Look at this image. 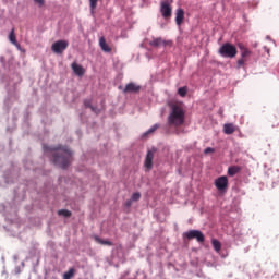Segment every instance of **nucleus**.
Masks as SVG:
<instances>
[{
    "label": "nucleus",
    "mask_w": 279,
    "mask_h": 279,
    "mask_svg": "<svg viewBox=\"0 0 279 279\" xmlns=\"http://www.w3.org/2000/svg\"><path fill=\"white\" fill-rule=\"evenodd\" d=\"M155 154H156V148H153V149L147 151L145 162H144V167L147 171H151V169H154V156H155Z\"/></svg>",
    "instance_id": "obj_8"
},
{
    "label": "nucleus",
    "mask_w": 279,
    "mask_h": 279,
    "mask_svg": "<svg viewBox=\"0 0 279 279\" xmlns=\"http://www.w3.org/2000/svg\"><path fill=\"white\" fill-rule=\"evenodd\" d=\"M158 128H160V124L153 125L146 133H144V136H149V134H154V132H156Z\"/></svg>",
    "instance_id": "obj_21"
},
{
    "label": "nucleus",
    "mask_w": 279,
    "mask_h": 279,
    "mask_svg": "<svg viewBox=\"0 0 279 279\" xmlns=\"http://www.w3.org/2000/svg\"><path fill=\"white\" fill-rule=\"evenodd\" d=\"M141 92V85H136V83H129L123 89L124 94L128 93H140Z\"/></svg>",
    "instance_id": "obj_10"
},
{
    "label": "nucleus",
    "mask_w": 279,
    "mask_h": 279,
    "mask_svg": "<svg viewBox=\"0 0 279 279\" xmlns=\"http://www.w3.org/2000/svg\"><path fill=\"white\" fill-rule=\"evenodd\" d=\"M211 245H213L215 252H221V242H219V240L213 239Z\"/></svg>",
    "instance_id": "obj_18"
},
{
    "label": "nucleus",
    "mask_w": 279,
    "mask_h": 279,
    "mask_svg": "<svg viewBox=\"0 0 279 279\" xmlns=\"http://www.w3.org/2000/svg\"><path fill=\"white\" fill-rule=\"evenodd\" d=\"M71 66H72V71L78 77H82L86 73V70H84L82 65L77 64V62H73Z\"/></svg>",
    "instance_id": "obj_12"
},
{
    "label": "nucleus",
    "mask_w": 279,
    "mask_h": 279,
    "mask_svg": "<svg viewBox=\"0 0 279 279\" xmlns=\"http://www.w3.org/2000/svg\"><path fill=\"white\" fill-rule=\"evenodd\" d=\"M160 12L161 16H163V19L167 21L172 16L173 9H171V4H169V2L162 1L160 3Z\"/></svg>",
    "instance_id": "obj_7"
},
{
    "label": "nucleus",
    "mask_w": 279,
    "mask_h": 279,
    "mask_svg": "<svg viewBox=\"0 0 279 279\" xmlns=\"http://www.w3.org/2000/svg\"><path fill=\"white\" fill-rule=\"evenodd\" d=\"M53 153V165L60 169H66L71 165L73 153L66 146L59 145L58 147L50 148Z\"/></svg>",
    "instance_id": "obj_1"
},
{
    "label": "nucleus",
    "mask_w": 279,
    "mask_h": 279,
    "mask_svg": "<svg viewBox=\"0 0 279 279\" xmlns=\"http://www.w3.org/2000/svg\"><path fill=\"white\" fill-rule=\"evenodd\" d=\"M68 48H69V41L66 40H58L51 46L53 53H57V54L64 53V51H66Z\"/></svg>",
    "instance_id": "obj_6"
},
{
    "label": "nucleus",
    "mask_w": 279,
    "mask_h": 279,
    "mask_svg": "<svg viewBox=\"0 0 279 279\" xmlns=\"http://www.w3.org/2000/svg\"><path fill=\"white\" fill-rule=\"evenodd\" d=\"M131 199L133 202H138V199H141V193H138V192L133 193Z\"/></svg>",
    "instance_id": "obj_24"
},
{
    "label": "nucleus",
    "mask_w": 279,
    "mask_h": 279,
    "mask_svg": "<svg viewBox=\"0 0 279 279\" xmlns=\"http://www.w3.org/2000/svg\"><path fill=\"white\" fill-rule=\"evenodd\" d=\"M186 93H189V89L186 87H180L178 89V95H180V97H186Z\"/></svg>",
    "instance_id": "obj_22"
},
{
    "label": "nucleus",
    "mask_w": 279,
    "mask_h": 279,
    "mask_svg": "<svg viewBox=\"0 0 279 279\" xmlns=\"http://www.w3.org/2000/svg\"><path fill=\"white\" fill-rule=\"evenodd\" d=\"M215 186L219 191H226L228 189V177H219L215 180Z\"/></svg>",
    "instance_id": "obj_9"
},
{
    "label": "nucleus",
    "mask_w": 279,
    "mask_h": 279,
    "mask_svg": "<svg viewBox=\"0 0 279 279\" xmlns=\"http://www.w3.org/2000/svg\"><path fill=\"white\" fill-rule=\"evenodd\" d=\"M213 151H215V148L207 147L204 153L205 154H213Z\"/></svg>",
    "instance_id": "obj_28"
},
{
    "label": "nucleus",
    "mask_w": 279,
    "mask_h": 279,
    "mask_svg": "<svg viewBox=\"0 0 279 279\" xmlns=\"http://www.w3.org/2000/svg\"><path fill=\"white\" fill-rule=\"evenodd\" d=\"M175 23L177 25H182L184 23V9L179 8L175 11Z\"/></svg>",
    "instance_id": "obj_13"
},
{
    "label": "nucleus",
    "mask_w": 279,
    "mask_h": 279,
    "mask_svg": "<svg viewBox=\"0 0 279 279\" xmlns=\"http://www.w3.org/2000/svg\"><path fill=\"white\" fill-rule=\"evenodd\" d=\"M9 40L12 45H16V34H14V28L11 29L9 34Z\"/></svg>",
    "instance_id": "obj_20"
},
{
    "label": "nucleus",
    "mask_w": 279,
    "mask_h": 279,
    "mask_svg": "<svg viewBox=\"0 0 279 279\" xmlns=\"http://www.w3.org/2000/svg\"><path fill=\"white\" fill-rule=\"evenodd\" d=\"M58 215L62 216V217H71V211L68 209H61L58 211Z\"/></svg>",
    "instance_id": "obj_23"
},
{
    "label": "nucleus",
    "mask_w": 279,
    "mask_h": 279,
    "mask_svg": "<svg viewBox=\"0 0 279 279\" xmlns=\"http://www.w3.org/2000/svg\"><path fill=\"white\" fill-rule=\"evenodd\" d=\"M34 2L37 3L39 8H43V5H45V0H34Z\"/></svg>",
    "instance_id": "obj_27"
},
{
    "label": "nucleus",
    "mask_w": 279,
    "mask_h": 279,
    "mask_svg": "<svg viewBox=\"0 0 279 279\" xmlns=\"http://www.w3.org/2000/svg\"><path fill=\"white\" fill-rule=\"evenodd\" d=\"M238 48L240 49L241 58L238 60V69L245 66V62L250 60L252 56V50L245 47L243 43H238Z\"/></svg>",
    "instance_id": "obj_4"
},
{
    "label": "nucleus",
    "mask_w": 279,
    "mask_h": 279,
    "mask_svg": "<svg viewBox=\"0 0 279 279\" xmlns=\"http://www.w3.org/2000/svg\"><path fill=\"white\" fill-rule=\"evenodd\" d=\"M75 276V268H70L69 271L63 274V279H71Z\"/></svg>",
    "instance_id": "obj_19"
},
{
    "label": "nucleus",
    "mask_w": 279,
    "mask_h": 279,
    "mask_svg": "<svg viewBox=\"0 0 279 279\" xmlns=\"http://www.w3.org/2000/svg\"><path fill=\"white\" fill-rule=\"evenodd\" d=\"M13 45L16 47V49H19V51H22L21 44H19V41H15V44H13Z\"/></svg>",
    "instance_id": "obj_30"
},
{
    "label": "nucleus",
    "mask_w": 279,
    "mask_h": 279,
    "mask_svg": "<svg viewBox=\"0 0 279 279\" xmlns=\"http://www.w3.org/2000/svg\"><path fill=\"white\" fill-rule=\"evenodd\" d=\"M99 47L105 51V53H110V51H112V48L106 43L105 37H100Z\"/></svg>",
    "instance_id": "obj_15"
},
{
    "label": "nucleus",
    "mask_w": 279,
    "mask_h": 279,
    "mask_svg": "<svg viewBox=\"0 0 279 279\" xmlns=\"http://www.w3.org/2000/svg\"><path fill=\"white\" fill-rule=\"evenodd\" d=\"M240 171H241V167L239 166L229 167L228 175H230L231 178H234V175H236V173H239Z\"/></svg>",
    "instance_id": "obj_17"
},
{
    "label": "nucleus",
    "mask_w": 279,
    "mask_h": 279,
    "mask_svg": "<svg viewBox=\"0 0 279 279\" xmlns=\"http://www.w3.org/2000/svg\"><path fill=\"white\" fill-rule=\"evenodd\" d=\"M218 53L222 58H236V53H239V50L236 49V46L230 44V43H225L220 48Z\"/></svg>",
    "instance_id": "obj_3"
},
{
    "label": "nucleus",
    "mask_w": 279,
    "mask_h": 279,
    "mask_svg": "<svg viewBox=\"0 0 279 279\" xmlns=\"http://www.w3.org/2000/svg\"><path fill=\"white\" fill-rule=\"evenodd\" d=\"M132 202H134L133 199H129L125 202V206L126 208H130V206H132Z\"/></svg>",
    "instance_id": "obj_29"
},
{
    "label": "nucleus",
    "mask_w": 279,
    "mask_h": 279,
    "mask_svg": "<svg viewBox=\"0 0 279 279\" xmlns=\"http://www.w3.org/2000/svg\"><path fill=\"white\" fill-rule=\"evenodd\" d=\"M97 1L99 0H89V5L92 11L97 9Z\"/></svg>",
    "instance_id": "obj_25"
},
{
    "label": "nucleus",
    "mask_w": 279,
    "mask_h": 279,
    "mask_svg": "<svg viewBox=\"0 0 279 279\" xmlns=\"http://www.w3.org/2000/svg\"><path fill=\"white\" fill-rule=\"evenodd\" d=\"M223 132L227 135L234 134L236 132V126L232 123H226L223 125Z\"/></svg>",
    "instance_id": "obj_14"
},
{
    "label": "nucleus",
    "mask_w": 279,
    "mask_h": 279,
    "mask_svg": "<svg viewBox=\"0 0 279 279\" xmlns=\"http://www.w3.org/2000/svg\"><path fill=\"white\" fill-rule=\"evenodd\" d=\"M167 40L162 39L161 37L153 38L149 41L150 47H167Z\"/></svg>",
    "instance_id": "obj_11"
},
{
    "label": "nucleus",
    "mask_w": 279,
    "mask_h": 279,
    "mask_svg": "<svg viewBox=\"0 0 279 279\" xmlns=\"http://www.w3.org/2000/svg\"><path fill=\"white\" fill-rule=\"evenodd\" d=\"M94 240L96 241V243H99V245H108L109 247H112V245H114V243H112L110 240H102L97 235L94 236Z\"/></svg>",
    "instance_id": "obj_16"
},
{
    "label": "nucleus",
    "mask_w": 279,
    "mask_h": 279,
    "mask_svg": "<svg viewBox=\"0 0 279 279\" xmlns=\"http://www.w3.org/2000/svg\"><path fill=\"white\" fill-rule=\"evenodd\" d=\"M186 119V113L184 109L180 105H172L171 111L168 117V124L171 128H180L184 125V121Z\"/></svg>",
    "instance_id": "obj_2"
},
{
    "label": "nucleus",
    "mask_w": 279,
    "mask_h": 279,
    "mask_svg": "<svg viewBox=\"0 0 279 279\" xmlns=\"http://www.w3.org/2000/svg\"><path fill=\"white\" fill-rule=\"evenodd\" d=\"M183 236L187 239V241H193V239H196L197 243H204V241H206V236H204V233L199 230H190L183 233Z\"/></svg>",
    "instance_id": "obj_5"
},
{
    "label": "nucleus",
    "mask_w": 279,
    "mask_h": 279,
    "mask_svg": "<svg viewBox=\"0 0 279 279\" xmlns=\"http://www.w3.org/2000/svg\"><path fill=\"white\" fill-rule=\"evenodd\" d=\"M84 106H85V108H90V110H93V112H95V107L90 106V100H85Z\"/></svg>",
    "instance_id": "obj_26"
}]
</instances>
